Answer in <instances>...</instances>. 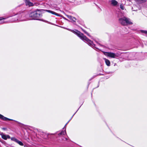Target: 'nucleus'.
I'll return each mask as SVG.
<instances>
[{
    "label": "nucleus",
    "mask_w": 147,
    "mask_h": 147,
    "mask_svg": "<svg viewBox=\"0 0 147 147\" xmlns=\"http://www.w3.org/2000/svg\"><path fill=\"white\" fill-rule=\"evenodd\" d=\"M41 16V13L39 10L32 12L30 14V16L33 19H35L36 18L40 17Z\"/></svg>",
    "instance_id": "7ed1b4c3"
},
{
    "label": "nucleus",
    "mask_w": 147,
    "mask_h": 147,
    "mask_svg": "<svg viewBox=\"0 0 147 147\" xmlns=\"http://www.w3.org/2000/svg\"><path fill=\"white\" fill-rule=\"evenodd\" d=\"M109 0V1H110V0Z\"/></svg>",
    "instance_id": "412c9836"
},
{
    "label": "nucleus",
    "mask_w": 147,
    "mask_h": 147,
    "mask_svg": "<svg viewBox=\"0 0 147 147\" xmlns=\"http://www.w3.org/2000/svg\"><path fill=\"white\" fill-rule=\"evenodd\" d=\"M135 1L140 3H144L146 1V0H135Z\"/></svg>",
    "instance_id": "ddd939ff"
},
{
    "label": "nucleus",
    "mask_w": 147,
    "mask_h": 147,
    "mask_svg": "<svg viewBox=\"0 0 147 147\" xmlns=\"http://www.w3.org/2000/svg\"><path fill=\"white\" fill-rule=\"evenodd\" d=\"M72 32L76 34L81 39L84 41H86L88 44L92 47H94V45L92 41L88 39L86 36L77 30L75 31L70 30Z\"/></svg>",
    "instance_id": "f257e3e1"
},
{
    "label": "nucleus",
    "mask_w": 147,
    "mask_h": 147,
    "mask_svg": "<svg viewBox=\"0 0 147 147\" xmlns=\"http://www.w3.org/2000/svg\"><path fill=\"white\" fill-rule=\"evenodd\" d=\"M0 135L1 136L2 138L5 140H6L7 138H10V136L9 135L4 134L3 133H1Z\"/></svg>",
    "instance_id": "423d86ee"
},
{
    "label": "nucleus",
    "mask_w": 147,
    "mask_h": 147,
    "mask_svg": "<svg viewBox=\"0 0 147 147\" xmlns=\"http://www.w3.org/2000/svg\"><path fill=\"white\" fill-rule=\"evenodd\" d=\"M45 11L48 12H49V13H52V14H54V15H56L57 16H60V15L59 14L57 13H56L54 12V11H51V10H45Z\"/></svg>",
    "instance_id": "1a4fd4ad"
},
{
    "label": "nucleus",
    "mask_w": 147,
    "mask_h": 147,
    "mask_svg": "<svg viewBox=\"0 0 147 147\" xmlns=\"http://www.w3.org/2000/svg\"><path fill=\"white\" fill-rule=\"evenodd\" d=\"M17 143L21 146H22L24 145L23 143L19 141V140H18Z\"/></svg>",
    "instance_id": "dca6fc26"
},
{
    "label": "nucleus",
    "mask_w": 147,
    "mask_h": 147,
    "mask_svg": "<svg viewBox=\"0 0 147 147\" xmlns=\"http://www.w3.org/2000/svg\"><path fill=\"white\" fill-rule=\"evenodd\" d=\"M11 140L12 141H14L17 143L18 141V140L15 138L14 137H12L11 138Z\"/></svg>",
    "instance_id": "2eb2a0df"
},
{
    "label": "nucleus",
    "mask_w": 147,
    "mask_h": 147,
    "mask_svg": "<svg viewBox=\"0 0 147 147\" xmlns=\"http://www.w3.org/2000/svg\"><path fill=\"white\" fill-rule=\"evenodd\" d=\"M119 22L123 25H126L128 24H131L132 23L130 21L129 18L125 17L120 18L119 19Z\"/></svg>",
    "instance_id": "f03ea898"
},
{
    "label": "nucleus",
    "mask_w": 147,
    "mask_h": 147,
    "mask_svg": "<svg viewBox=\"0 0 147 147\" xmlns=\"http://www.w3.org/2000/svg\"><path fill=\"white\" fill-rule=\"evenodd\" d=\"M82 30L88 36H90V35H89V34L87 32L83 30V29H82Z\"/></svg>",
    "instance_id": "6ab92c4d"
},
{
    "label": "nucleus",
    "mask_w": 147,
    "mask_h": 147,
    "mask_svg": "<svg viewBox=\"0 0 147 147\" xmlns=\"http://www.w3.org/2000/svg\"><path fill=\"white\" fill-rule=\"evenodd\" d=\"M141 32L142 33H144L146 34L147 35V31L146 30H141Z\"/></svg>",
    "instance_id": "f3484780"
},
{
    "label": "nucleus",
    "mask_w": 147,
    "mask_h": 147,
    "mask_svg": "<svg viewBox=\"0 0 147 147\" xmlns=\"http://www.w3.org/2000/svg\"><path fill=\"white\" fill-rule=\"evenodd\" d=\"M67 16L69 19L72 20L74 22H75L76 20V19L75 17H73L71 16L67 15Z\"/></svg>",
    "instance_id": "9b49d317"
},
{
    "label": "nucleus",
    "mask_w": 147,
    "mask_h": 147,
    "mask_svg": "<svg viewBox=\"0 0 147 147\" xmlns=\"http://www.w3.org/2000/svg\"><path fill=\"white\" fill-rule=\"evenodd\" d=\"M25 2L27 5H28L29 6H31L33 5V4L30 2L29 0H25Z\"/></svg>",
    "instance_id": "6e6552de"
},
{
    "label": "nucleus",
    "mask_w": 147,
    "mask_h": 147,
    "mask_svg": "<svg viewBox=\"0 0 147 147\" xmlns=\"http://www.w3.org/2000/svg\"><path fill=\"white\" fill-rule=\"evenodd\" d=\"M0 119L3 120H13L12 119H9L7 117H4L3 116L0 114Z\"/></svg>",
    "instance_id": "9d476101"
},
{
    "label": "nucleus",
    "mask_w": 147,
    "mask_h": 147,
    "mask_svg": "<svg viewBox=\"0 0 147 147\" xmlns=\"http://www.w3.org/2000/svg\"><path fill=\"white\" fill-rule=\"evenodd\" d=\"M103 59L105 61L106 65L108 66H109L110 65V61L106 58H104Z\"/></svg>",
    "instance_id": "f8f14e48"
},
{
    "label": "nucleus",
    "mask_w": 147,
    "mask_h": 147,
    "mask_svg": "<svg viewBox=\"0 0 147 147\" xmlns=\"http://www.w3.org/2000/svg\"><path fill=\"white\" fill-rule=\"evenodd\" d=\"M25 14L23 13H20L18 14L17 16L18 18L16 20H13V21H16L18 20H20V21H24L25 20Z\"/></svg>",
    "instance_id": "20e7f679"
},
{
    "label": "nucleus",
    "mask_w": 147,
    "mask_h": 147,
    "mask_svg": "<svg viewBox=\"0 0 147 147\" xmlns=\"http://www.w3.org/2000/svg\"><path fill=\"white\" fill-rule=\"evenodd\" d=\"M5 18H4L2 17H0V20H1L3 19H5Z\"/></svg>",
    "instance_id": "aec40b11"
},
{
    "label": "nucleus",
    "mask_w": 147,
    "mask_h": 147,
    "mask_svg": "<svg viewBox=\"0 0 147 147\" xmlns=\"http://www.w3.org/2000/svg\"><path fill=\"white\" fill-rule=\"evenodd\" d=\"M66 132L65 130L64 131H62L61 133L58 134V135L59 136L61 135H64L66 134Z\"/></svg>",
    "instance_id": "4468645a"
},
{
    "label": "nucleus",
    "mask_w": 147,
    "mask_h": 147,
    "mask_svg": "<svg viewBox=\"0 0 147 147\" xmlns=\"http://www.w3.org/2000/svg\"><path fill=\"white\" fill-rule=\"evenodd\" d=\"M120 8L122 9V10H124V7L123 5H120Z\"/></svg>",
    "instance_id": "a211bd4d"
},
{
    "label": "nucleus",
    "mask_w": 147,
    "mask_h": 147,
    "mask_svg": "<svg viewBox=\"0 0 147 147\" xmlns=\"http://www.w3.org/2000/svg\"><path fill=\"white\" fill-rule=\"evenodd\" d=\"M102 52L105 56L108 57L112 58H115L116 56V54L113 53L111 52H105L104 51H103Z\"/></svg>",
    "instance_id": "39448f33"
},
{
    "label": "nucleus",
    "mask_w": 147,
    "mask_h": 147,
    "mask_svg": "<svg viewBox=\"0 0 147 147\" xmlns=\"http://www.w3.org/2000/svg\"><path fill=\"white\" fill-rule=\"evenodd\" d=\"M109 2L111 3L112 5L114 6H116L118 3V2L115 0H110Z\"/></svg>",
    "instance_id": "0eeeda50"
}]
</instances>
